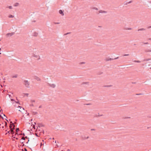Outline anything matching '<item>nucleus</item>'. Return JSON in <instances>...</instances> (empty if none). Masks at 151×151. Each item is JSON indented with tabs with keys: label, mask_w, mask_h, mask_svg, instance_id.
Instances as JSON below:
<instances>
[{
	"label": "nucleus",
	"mask_w": 151,
	"mask_h": 151,
	"mask_svg": "<svg viewBox=\"0 0 151 151\" xmlns=\"http://www.w3.org/2000/svg\"><path fill=\"white\" fill-rule=\"evenodd\" d=\"M16 134H18V133H17V132H16V134H15V136H16Z\"/></svg>",
	"instance_id": "obj_46"
},
{
	"label": "nucleus",
	"mask_w": 151,
	"mask_h": 151,
	"mask_svg": "<svg viewBox=\"0 0 151 151\" xmlns=\"http://www.w3.org/2000/svg\"><path fill=\"white\" fill-rule=\"evenodd\" d=\"M8 7L10 9H12V6H9Z\"/></svg>",
	"instance_id": "obj_23"
},
{
	"label": "nucleus",
	"mask_w": 151,
	"mask_h": 151,
	"mask_svg": "<svg viewBox=\"0 0 151 151\" xmlns=\"http://www.w3.org/2000/svg\"><path fill=\"white\" fill-rule=\"evenodd\" d=\"M4 122L5 123V126H6L7 125V123L5 121H4Z\"/></svg>",
	"instance_id": "obj_33"
},
{
	"label": "nucleus",
	"mask_w": 151,
	"mask_h": 151,
	"mask_svg": "<svg viewBox=\"0 0 151 151\" xmlns=\"http://www.w3.org/2000/svg\"><path fill=\"white\" fill-rule=\"evenodd\" d=\"M35 79L37 81H40L41 80V79H40L39 77H37V76H36L35 77Z\"/></svg>",
	"instance_id": "obj_10"
},
{
	"label": "nucleus",
	"mask_w": 151,
	"mask_h": 151,
	"mask_svg": "<svg viewBox=\"0 0 151 151\" xmlns=\"http://www.w3.org/2000/svg\"><path fill=\"white\" fill-rule=\"evenodd\" d=\"M35 125H34V126H33V128H34L35 129Z\"/></svg>",
	"instance_id": "obj_51"
},
{
	"label": "nucleus",
	"mask_w": 151,
	"mask_h": 151,
	"mask_svg": "<svg viewBox=\"0 0 151 151\" xmlns=\"http://www.w3.org/2000/svg\"><path fill=\"white\" fill-rule=\"evenodd\" d=\"M24 150L25 151H27V149L26 148H24Z\"/></svg>",
	"instance_id": "obj_45"
},
{
	"label": "nucleus",
	"mask_w": 151,
	"mask_h": 151,
	"mask_svg": "<svg viewBox=\"0 0 151 151\" xmlns=\"http://www.w3.org/2000/svg\"><path fill=\"white\" fill-rule=\"evenodd\" d=\"M129 55V54H124V56H128Z\"/></svg>",
	"instance_id": "obj_36"
},
{
	"label": "nucleus",
	"mask_w": 151,
	"mask_h": 151,
	"mask_svg": "<svg viewBox=\"0 0 151 151\" xmlns=\"http://www.w3.org/2000/svg\"><path fill=\"white\" fill-rule=\"evenodd\" d=\"M150 68L151 69V68Z\"/></svg>",
	"instance_id": "obj_63"
},
{
	"label": "nucleus",
	"mask_w": 151,
	"mask_h": 151,
	"mask_svg": "<svg viewBox=\"0 0 151 151\" xmlns=\"http://www.w3.org/2000/svg\"><path fill=\"white\" fill-rule=\"evenodd\" d=\"M132 2V1H130L129 2H128V4H130Z\"/></svg>",
	"instance_id": "obj_38"
},
{
	"label": "nucleus",
	"mask_w": 151,
	"mask_h": 151,
	"mask_svg": "<svg viewBox=\"0 0 151 151\" xmlns=\"http://www.w3.org/2000/svg\"><path fill=\"white\" fill-rule=\"evenodd\" d=\"M103 73L102 72H100V73H99V74H102Z\"/></svg>",
	"instance_id": "obj_44"
},
{
	"label": "nucleus",
	"mask_w": 151,
	"mask_h": 151,
	"mask_svg": "<svg viewBox=\"0 0 151 151\" xmlns=\"http://www.w3.org/2000/svg\"><path fill=\"white\" fill-rule=\"evenodd\" d=\"M22 139H23V140H25V138L23 137H22Z\"/></svg>",
	"instance_id": "obj_34"
},
{
	"label": "nucleus",
	"mask_w": 151,
	"mask_h": 151,
	"mask_svg": "<svg viewBox=\"0 0 151 151\" xmlns=\"http://www.w3.org/2000/svg\"><path fill=\"white\" fill-rule=\"evenodd\" d=\"M148 40L151 41V38H149Z\"/></svg>",
	"instance_id": "obj_49"
},
{
	"label": "nucleus",
	"mask_w": 151,
	"mask_h": 151,
	"mask_svg": "<svg viewBox=\"0 0 151 151\" xmlns=\"http://www.w3.org/2000/svg\"><path fill=\"white\" fill-rule=\"evenodd\" d=\"M4 116H5V114H4Z\"/></svg>",
	"instance_id": "obj_58"
},
{
	"label": "nucleus",
	"mask_w": 151,
	"mask_h": 151,
	"mask_svg": "<svg viewBox=\"0 0 151 151\" xmlns=\"http://www.w3.org/2000/svg\"><path fill=\"white\" fill-rule=\"evenodd\" d=\"M114 60V59L113 58H106L105 59V60L106 61H109V60Z\"/></svg>",
	"instance_id": "obj_9"
},
{
	"label": "nucleus",
	"mask_w": 151,
	"mask_h": 151,
	"mask_svg": "<svg viewBox=\"0 0 151 151\" xmlns=\"http://www.w3.org/2000/svg\"><path fill=\"white\" fill-rule=\"evenodd\" d=\"M11 133H10V130L9 131H8L7 132V133H6V134L7 133H9V134H10Z\"/></svg>",
	"instance_id": "obj_35"
},
{
	"label": "nucleus",
	"mask_w": 151,
	"mask_h": 151,
	"mask_svg": "<svg viewBox=\"0 0 151 151\" xmlns=\"http://www.w3.org/2000/svg\"><path fill=\"white\" fill-rule=\"evenodd\" d=\"M14 34V32H12L10 33H8L6 34V36L7 37H9L11 36H12Z\"/></svg>",
	"instance_id": "obj_4"
},
{
	"label": "nucleus",
	"mask_w": 151,
	"mask_h": 151,
	"mask_svg": "<svg viewBox=\"0 0 151 151\" xmlns=\"http://www.w3.org/2000/svg\"><path fill=\"white\" fill-rule=\"evenodd\" d=\"M151 28V26H149L148 27V28L149 29V28Z\"/></svg>",
	"instance_id": "obj_42"
},
{
	"label": "nucleus",
	"mask_w": 151,
	"mask_h": 151,
	"mask_svg": "<svg viewBox=\"0 0 151 151\" xmlns=\"http://www.w3.org/2000/svg\"><path fill=\"white\" fill-rule=\"evenodd\" d=\"M89 138V137H88V136H87V137L84 136V137H83V139H88Z\"/></svg>",
	"instance_id": "obj_13"
},
{
	"label": "nucleus",
	"mask_w": 151,
	"mask_h": 151,
	"mask_svg": "<svg viewBox=\"0 0 151 151\" xmlns=\"http://www.w3.org/2000/svg\"><path fill=\"white\" fill-rule=\"evenodd\" d=\"M14 101L16 102V103L18 104H20L19 101Z\"/></svg>",
	"instance_id": "obj_29"
},
{
	"label": "nucleus",
	"mask_w": 151,
	"mask_h": 151,
	"mask_svg": "<svg viewBox=\"0 0 151 151\" xmlns=\"http://www.w3.org/2000/svg\"><path fill=\"white\" fill-rule=\"evenodd\" d=\"M70 151V150H68V151Z\"/></svg>",
	"instance_id": "obj_56"
},
{
	"label": "nucleus",
	"mask_w": 151,
	"mask_h": 151,
	"mask_svg": "<svg viewBox=\"0 0 151 151\" xmlns=\"http://www.w3.org/2000/svg\"><path fill=\"white\" fill-rule=\"evenodd\" d=\"M30 102L31 103L35 102V101L34 100L31 99L30 100Z\"/></svg>",
	"instance_id": "obj_22"
},
{
	"label": "nucleus",
	"mask_w": 151,
	"mask_h": 151,
	"mask_svg": "<svg viewBox=\"0 0 151 151\" xmlns=\"http://www.w3.org/2000/svg\"><path fill=\"white\" fill-rule=\"evenodd\" d=\"M32 56L33 57L36 58L37 60H39L40 59V57L38 55H35V54H32Z\"/></svg>",
	"instance_id": "obj_3"
},
{
	"label": "nucleus",
	"mask_w": 151,
	"mask_h": 151,
	"mask_svg": "<svg viewBox=\"0 0 151 151\" xmlns=\"http://www.w3.org/2000/svg\"><path fill=\"white\" fill-rule=\"evenodd\" d=\"M150 60V59H145V60H144V61H148V60Z\"/></svg>",
	"instance_id": "obj_25"
},
{
	"label": "nucleus",
	"mask_w": 151,
	"mask_h": 151,
	"mask_svg": "<svg viewBox=\"0 0 151 151\" xmlns=\"http://www.w3.org/2000/svg\"><path fill=\"white\" fill-rule=\"evenodd\" d=\"M24 94L27 96H28L29 95V94L28 93H24Z\"/></svg>",
	"instance_id": "obj_30"
},
{
	"label": "nucleus",
	"mask_w": 151,
	"mask_h": 151,
	"mask_svg": "<svg viewBox=\"0 0 151 151\" xmlns=\"http://www.w3.org/2000/svg\"><path fill=\"white\" fill-rule=\"evenodd\" d=\"M91 9H95L96 10H98V8H96V7H92L91 8Z\"/></svg>",
	"instance_id": "obj_16"
},
{
	"label": "nucleus",
	"mask_w": 151,
	"mask_h": 151,
	"mask_svg": "<svg viewBox=\"0 0 151 151\" xmlns=\"http://www.w3.org/2000/svg\"><path fill=\"white\" fill-rule=\"evenodd\" d=\"M134 62L135 63H140L141 61L139 60H135L134 61Z\"/></svg>",
	"instance_id": "obj_18"
},
{
	"label": "nucleus",
	"mask_w": 151,
	"mask_h": 151,
	"mask_svg": "<svg viewBox=\"0 0 151 151\" xmlns=\"http://www.w3.org/2000/svg\"><path fill=\"white\" fill-rule=\"evenodd\" d=\"M38 35V33L36 32H35L33 34V35L35 36H37Z\"/></svg>",
	"instance_id": "obj_15"
},
{
	"label": "nucleus",
	"mask_w": 151,
	"mask_h": 151,
	"mask_svg": "<svg viewBox=\"0 0 151 151\" xmlns=\"http://www.w3.org/2000/svg\"><path fill=\"white\" fill-rule=\"evenodd\" d=\"M55 143H56V141H55Z\"/></svg>",
	"instance_id": "obj_62"
},
{
	"label": "nucleus",
	"mask_w": 151,
	"mask_h": 151,
	"mask_svg": "<svg viewBox=\"0 0 151 151\" xmlns=\"http://www.w3.org/2000/svg\"><path fill=\"white\" fill-rule=\"evenodd\" d=\"M53 23L55 24H58L60 23V22H54Z\"/></svg>",
	"instance_id": "obj_28"
},
{
	"label": "nucleus",
	"mask_w": 151,
	"mask_h": 151,
	"mask_svg": "<svg viewBox=\"0 0 151 151\" xmlns=\"http://www.w3.org/2000/svg\"><path fill=\"white\" fill-rule=\"evenodd\" d=\"M17 75H15L14 76H12V78H16L17 77Z\"/></svg>",
	"instance_id": "obj_20"
},
{
	"label": "nucleus",
	"mask_w": 151,
	"mask_h": 151,
	"mask_svg": "<svg viewBox=\"0 0 151 151\" xmlns=\"http://www.w3.org/2000/svg\"><path fill=\"white\" fill-rule=\"evenodd\" d=\"M38 114V113L37 112H33V114H34V115H35V114Z\"/></svg>",
	"instance_id": "obj_21"
},
{
	"label": "nucleus",
	"mask_w": 151,
	"mask_h": 151,
	"mask_svg": "<svg viewBox=\"0 0 151 151\" xmlns=\"http://www.w3.org/2000/svg\"><path fill=\"white\" fill-rule=\"evenodd\" d=\"M70 151V150H68V151Z\"/></svg>",
	"instance_id": "obj_57"
},
{
	"label": "nucleus",
	"mask_w": 151,
	"mask_h": 151,
	"mask_svg": "<svg viewBox=\"0 0 151 151\" xmlns=\"http://www.w3.org/2000/svg\"><path fill=\"white\" fill-rule=\"evenodd\" d=\"M16 139H18V138H16Z\"/></svg>",
	"instance_id": "obj_60"
},
{
	"label": "nucleus",
	"mask_w": 151,
	"mask_h": 151,
	"mask_svg": "<svg viewBox=\"0 0 151 151\" xmlns=\"http://www.w3.org/2000/svg\"><path fill=\"white\" fill-rule=\"evenodd\" d=\"M85 62H80L79 63L80 65H81V64H85Z\"/></svg>",
	"instance_id": "obj_17"
},
{
	"label": "nucleus",
	"mask_w": 151,
	"mask_h": 151,
	"mask_svg": "<svg viewBox=\"0 0 151 151\" xmlns=\"http://www.w3.org/2000/svg\"><path fill=\"white\" fill-rule=\"evenodd\" d=\"M2 128L3 129H4V126H2Z\"/></svg>",
	"instance_id": "obj_53"
},
{
	"label": "nucleus",
	"mask_w": 151,
	"mask_h": 151,
	"mask_svg": "<svg viewBox=\"0 0 151 151\" xmlns=\"http://www.w3.org/2000/svg\"><path fill=\"white\" fill-rule=\"evenodd\" d=\"M23 135H24V133H23Z\"/></svg>",
	"instance_id": "obj_59"
},
{
	"label": "nucleus",
	"mask_w": 151,
	"mask_h": 151,
	"mask_svg": "<svg viewBox=\"0 0 151 151\" xmlns=\"http://www.w3.org/2000/svg\"><path fill=\"white\" fill-rule=\"evenodd\" d=\"M0 54H1V52H0Z\"/></svg>",
	"instance_id": "obj_64"
},
{
	"label": "nucleus",
	"mask_w": 151,
	"mask_h": 151,
	"mask_svg": "<svg viewBox=\"0 0 151 151\" xmlns=\"http://www.w3.org/2000/svg\"><path fill=\"white\" fill-rule=\"evenodd\" d=\"M10 125L9 126V128L10 129V131H14V130L15 129V125L14 123H12V122H11Z\"/></svg>",
	"instance_id": "obj_1"
},
{
	"label": "nucleus",
	"mask_w": 151,
	"mask_h": 151,
	"mask_svg": "<svg viewBox=\"0 0 151 151\" xmlns=\"http://www.w3.org/2000/svg\"><path fill=\"white\" fill-rule=\"evenodd\" d=\"M19 130V128H17L16 129V132H17Z\"/></svg>",
	"instance_id": "obj_27"
},
{
	"label": "nucleus",
	"mask_w": 151,
	"mask_h": 151,
	"mask_svg": "<svg viewBox=\"0 0 151 151\" xmlns=\"http://www.w3.org/2000/svg\"><path fill=\"white\" fill-rule=\"evenodd\" d=\"M18 107H20V109H21V108H22V109H24V108H22V107H21V106H18Z\"/></svg>",
	"instance_id": "obj_40"
},
{
	"label": "nucleus",
	"mask_w": 151,
	"mask_h": 151,
	"mask_svg": "<svg viewBox=\"0 0 151 151\" xmlns=\"http://www.w3.org/2000/svg\"><path fill=\"white\" fill-rule=\"evenodd\" d=\"M10 133L11 134H13L14 133V131H10Z\"/></svg>",
	"instance_id": "obj_24"
},
{
	"label": "nucleus",
	"mask_w": 151,
	"mask_h": 151,
	"mask_svg": "<svg viewBox=\"0 0 151 151\" xmlns=\"http://www.w3.org/2000/svg\"><path fill=\"white\" fill-rule=\"evenodd\" d=\"M103 116V115L101 114V115H99V114L98 115V116H96L98 117V116Z\"/></svg>",
	"instance_id": "obj_37"
},
{
	"label": "nucleus",
	"mask_w": 151,
	"mask_h": 151,
	"mask_svg": "<svg viewBox=\"0 0 151 151\" xmlns=\"http://www.w3.org/2000/svg\"><path fill=\"white\" fill-rule=\"evenodd\" d=\"M12 137H13V138H15V137H13V136H12Z\"/></svg>",
	"instance_id": "obj_54"
},
{
	"label": "nucleus",
	"mask_w": 151,
	"mask_h": 151,
	"mask_svg": "<svg viewBox=\"0 0 151 151\" xmlns=\"http://www.w3.org/2000/svg\"><path fill=\"white\" fill-rule=\"evenodd\" d=\"M143 43L144 44H149V43L147 42H143Z\"/></svg>",
	"instance_id": "obj_31"
},
{
	"label": "nucleus",
	"mask_w": 151,
	"mask_h": 151,
	"mask_svg": "<svg viewBox=\"0 0 151 151\" xmlns=\"http://www.w3.org/2000/svg\"><path fill=\"white\" fill-rule=\"evenodd\" d=\"M25 138H27V137H26Z\"/></svg>",
	"instance_id": "obj_55"
},
{
	"label": "nucleus",
	"mask_w": 151,
	"mask_h": 151,
	"mask_svg": "<svg viewBox=\"0 0 151 151\" xmlns=\"http://www.w3.org/2000/svg\"><path fill=\"white\" fill-rule=\"evenodd\" d=\"M49 86L52 88H55V87L56 85L54 84H49Z\"/></svg>",
	"instance_id": "obj_6"
},
{
	"label": "nucleus",
	"mask_w": 151,
	"mask_h": 151,
	"mask_svg": "<svg viewBox=\"0 0 151 151\" xmlns=\"http://www.w3.org/2000/svg\"><path fill=\"white\" fill-rule=\"evenodd\" d=\"M19 5V3H16L14 4V6H18Z\"/></svg>",
	"instance_id": "obj_14"
},
{
	"label": "nucleus",
	"mask_w": 151,
	"mask_h": 151,
	"mask_svg": "<svg viewBox=\"0 0 151 151\" xmlns=\"http://www.w3.org/2000/svg\"><path fill=\"white\" fill-rule=\"evenodd\" d=\"M142 93H139V94H136V95H142Z\"/></svg>",
	"instance_id": "obj_39"
},
{
	"label": "nucleus",
	"mask_w": 151,
	"mask_h": 151,
	"mask_svg": "<svg viewBox=\"0 0 151 151\" xmlns=\"http://www.w3.org/2000/svg\"><path fill=\"white\" fill-rule=\"evenodd\" d=\"M125 29L126 30H131L132 29V28L130 27H126L125 28Z\"/></svg>",
	"instance_id": "obj_12"
},
{
	"label": "nucleus",
	"mask_w": 151,
	"mask_h": 151,
	"mask_svg": "<svg viewBox=\"0 0 151 151\" xmlns=\"http://www.w3.org/2000/svg\"><path fill=\"white\" fill-rule=\"evenodd\" d=\"M36 135L37 136H38V135H37V134H36Z\"/></svg>",
	"instance_id": "obj_52"
},
{
	"label": "nucleus",
	"mask_w": 151,
	"mask_h": 151,
	"mask_svg": "<svg viewBox=\"0 0 151 151\" xmlns=\"http://www.w3.org/2000/svg\"><path fill=\"white\" fill-rule=\"evenodd\" d=\"M145 52L147 53L148 52H151V49L146 48L144 50Z\"/></svg>",
	"instance_id": "obj_5"
},
{
	"label": "nucleus",
	"mask_w": 151,
	"mask_h": 151,
	"mask_svg": "<svg viewBox=\"0 0 151 151\" xmlns=\"http://www.w3.org/2000/svg\"><path fill=\"white\" fill-rule=\"evenodd\" d=\"M23 83L24 85H25V86L27 88H29L30 87L29 84L30 83L27 80H24V81Z\"/></svg>",
	"instance_id": "obj_2"
},
{
	"label": "nucleus",
	"mask_w": 151,
	"mask_h": 151,
	"mask_svg": "<svg viewBox=\"0 0 151 151\" xmlns=\"http://www.w3.org/2000/svg\"><path fill=\"white\" fill-rule=\"evenodd\" d=\"M42 145H43V144H42V142H41V143L40 145H41V146H42Z\"/></svg>",
	"instance_id": "obj_48"
},
{
	"label": "nucleus",
	"mask_w": 151,
	"mask_h": 151,
	"mask_svg": "<svg viewBox=\"0 0 151 151\" xmlns=\"http://www.w3.org/2000/svg\"><path fill=\"white\" fill-rule=\"evenodd\" d=\"M146 29L144 28H142L140 29H138V31H145V30Z\"/></svg>",
	"instance_id": "obj_11"
},
{
	"label": "nucleus",
	"mask_w": 151,
	"mask_h": 151,
	"mask_svg": "<svg viewBox=\"0 0 151 151\" xmlns=\"http://www.w3.org/2000/svg\"><path fill=\"white\" fill-rule=\"evenodd\" d=\"M59 13L61 14L62 16H63L64 15V14L63 12L61 10H60L59 11Z\"/></svg>",
	"instance_id": "obj_7"
},
{
	"label": "nucleus",
	"mask_w": 151,
	"mask_h": 151,
	"mask_svg": "<svg viewBox=\"0 0 151 151\" xmlns=\"http://www.w3.org/2000/svg\"><path fill=\"white\" fill-rule=\"evenodd\" d=\"M14 16L12 15H9V18H13Z\"/></svg>",
	"instance_id": "obj_19"
},
{
	"label": "nucleus",
	"mask_w": 151,
	"mask_h": 151,
	"mask_svg": "<svg viewBox=\"0 0 151 151\" xmlns=\"http://www.w3.org/2000/svg\"><path fill=\"white\" fill-rule=\"evenodd\" d=\"M29 141V140H28V142H27V143Z\"/></svg>",
	"instance_id": "obj_61"
},
{
	"label": "nucleus",
	"mask_w": 151,
	"mask_h": 151,
	"mask_svg": "<svg viewBox=\"0 0 151 151\" xmlns=\"http://www.w3.org/2000/svg\"><path fill=\"white\" fill-rule=\"evenodd\" d=\"M99 13H107V12L105 11H103V10H100L99 11Z\"/></svg>",
	"instance_id": "obj_8"
},
{
	"label": "nucleus",
	"mask_w": 151,
	"mask_h": 151,
	"mask_svg": "<svg viewBox=\"0 0 151 151\" xmlns=\"http://www.w3.org/2000/svg\"><path fill=\"white\" fill-rule=\"evenodd\" d=\"M11 100L12 101H14V99H11Z\"/></svg>",
	"instance_id": "obj_47"
},
{
	"label": "nucleus",
	"mask_w": 151,
	"mask_h": 151,
	"mask_svg": "<svg viewBox=\"0 0 151 151\" xmlns=\"http://www.w3.org/2000/svg\"><path fill=\"white\" fill-rule=\"evenodd\" d=\"M118 58H119V57H117L116 58H114V59H114V60H115V59H118Z\"/></svg>",
	"instance_id": "obj_41"
},
{
	"label": "nucleus",
	"mask_w": 151,
	"mask_h": 151,
	"mask_svg": "<svg viewBox=\"0 0 151 151\" xmlns=\"http://www.w3.org/2000/svg\"><path fill=\"white\" fill-rule=\"evenodd\" d=\"M70 32H68L64 34V35H66L68 34H70Z\"/></svg>",
	"instance_id": "obj_26"
},
{
	"label": "nucleus",
	"mask_w": 151,
	"mask_h": 151,
	"mask_svg": "<svg viewBox=\"0 0 151 151\" xmlns=\"http://www.w3.org/2000/svg\"><path fill=\"white\" fill-rule=\"evenodd\" d=\"M29 106H34V105L33 104H30Z\"/></svg>",
	"instance_id": "obj_32"
},
{
	"label": "nucleus",
	"mask_w": 151,
	"mask_h": 151,
	"mask_svg": "<svg viewBox=\"0 0 151 151\" xmlns=\"http://www.w3.org/2000/svg\"><path fill=\"white\" fill-rule=\"evenodd\" d=\"M95 130L94 129H91V130Z\"/></svg>",
	"instance_id": "obj_50"
},
{
	"label": "nucleus",
	"mask_w": 151,
	"mask_h": 151,
	"mask_svg": "<svg viewBox=\"0 0 151 151\" xmlns=\"http://www.w3.org/2000/svg\"><path fill=\"white\" fill-rule=\"evenodd\" d=\"M42 107V105H40V106H39V108H41Z\"/></svg>",
	"instance_id": "obj_43"
}]
</instances>
